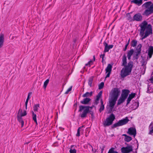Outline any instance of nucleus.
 Segmentation results:
<instances>
[{
	"instance_id": "obj_1",
	"label": "nucleus",
	"mask_w": 153,
	"mask_h": 153,
	"mask_svg": "<svg viewBox=\"0 0 153 153\" xmlns=\"http://www.w3.org/2000/svg\"><path fill=\"white\" fill-rule=\"evenodd\" d=\"M122 66H123L124 67L121 71L120 75L122 77L124 78L130 74L133 67V63L130 61L127 65V58L125 54H124L122 57Z\"/></svg>"
},
{
	"instance_id": "obj_2",
	"label": "nucleus",
	"mask_w": 153,
	"mask_h": 153,
	"mask_svg": "<svg viewBox=\"0 0 153 153\" xmlns=\"http://www.w3.org/2000/svg\"><path fill=\"white\" fill-rule=\"evenodd\" d=\"M140 35L143 36L142 38L143 39L150 34H152V25L150 24L148 25L147 22L143 21L140 25Z\"/></svg>"
},
{
	"instance_id": "obj_3",
	"label": "nucleus",
	"mask_w": 153,
	"mask_h": 153,
	"mask_svg": "<svg viewBox=\"0 0 153 153\" xmlns=\"http://www.w3.org/2000/svg\"><path fill=\"white\" fill-rule=\"evenodd\" d=\"M90 106H85L81 105L79 106V109L78 110L79 112H82L79 116L81 118H85L88 113H90L91 114L92 118H93L94 116V112L91 110L89 109Z\"/></svg>"
},
{
	"instance_id": "obj_4",
	"label": "nucleus",
	"mask_w": 153,
	"mask_h": 153,
	"mask_svg": "<svg viewBox=\"0 0 153 153\" xmlns=\"http://www.w3.org/2000/svg\"><path fill=\"white\" fill-rule=\"evenodd\" d=\"M152 4V2L151 1L145 2L144 4L143 5H144L146 8L147 9L143 13V14L146 16H148L149 15L153 13V4Z\"/></svg>"
},
{
	"instance_id": "obj_5",
	"label": "nucleus",
	"mask_w": 153,
	"mask_h": 153,
	"mask_svg": "<svg viewBox=\"0 0 153 153\" xmlns=\"http://www.w3.org/2000/svg\"><path fill=\"white\" fill-rule=\"evenodd\" d=\"M115 118L114 115L113 114H111L108 117L106 118L105 121L103 123L104 126L106 127L111 125Z\"/></svg>"
},
{
	"instance_id": "obj_6",
	"label": "nucleus",
	"mask_w": 153,
	"mask_h": 153,
	"mask_svg": "<svg viewBox=\"0 0 153 153\" xmlns=\"http://www.w3.org/2000/svg\"><path fill=\"white\" fill-rule=\"evenodd\" d=\"M129 121L127 117L125 118L119 120L118 122L114 123L112 126V128H114L118 126H121L126 124Z\"/></svg>"
},
{
	"instance_id": "obj_7",
	"label": "nucleus",
	"mask_w": 153,
	"mask_h": 153,
	"mask_svg": "<svg viewBox=\"0 0 153 153\" xmlns=\"http://www.w3.org/2000/svg\"><path fill=\"white\" fill-rule=\"evenodd\" d=\"M120 92L118 88H114L111 90V97L117 100Z\"/></svg>"
},
{
	"instance_id": "obj_8",
	"label": "nucleus",
	"mask_w": 153,
	"mask_h": 153,
	"mask_svg": "<svg viewBox=\"0 0 153 153\" xmlns=\"http://www.w3.org/2000/svg\"><path fill=\"white\" fill-rule=\"evenodd\" d=\"M121 150L122 153H128L132 152L133 149L131 146H128L122 147Z\"/></svg>"
},
{
	"instance_id": "obj_9",
	"label": "nucleus",
	"mask_w": 153,
	"mask_h": 153,
	"mask_svg": "<svg viewBox=\"0 0 153 153\" xmlns=\"http://www.w3.org/2000/svg\"><path fill=\"white\" fill-rule=\"evenodd\" d=\"M103 44L105 47L104 53L108 52L110 49L114 47L113 45H108L105 41L103 42Z\"/></svg>"
},
{
	"instance_id": "obj_10",
	"label": "nucleus",
	"mask_w": 153,
	"mask_h": 153,
	"mask_svg": "<svg viewBox=\"0 0 153 153\" xmlns=\"http://www.w3.org/2000/svg\"><path fill=\"white\" fill-rule=\"evenodd\" d=\"M127 133L130 135H133L135 137L136 134V130L135 128L130 127L128 129Z\"/></svg>"
},
{
	"instance_id": "obj_11",
	"label": "nucleus",
	"mask_w": 153,
	"mask_h": 153,
	"mask_svg": "<svg viewBox=\"0 0 153 153\" xmlns=\"http://www.w3.org/2000/svg\"><path fill=\"white\" fill-rule=\"evenodd\" d=\"M143 17L140 13H137L133 17V21H141Z\"/></svg>"
},
{
	"instance_id": "obj_12",
	"label": "nucleus",
	"mask_w": 153,
	"mask_h": 153,
	"mask_svg": "<svg viewBox=\"0 0 153 153\" xmlns=\"http://www.w3.org/2000/svg\"><path fill=\"white\" fill-rule=\"evenodd\" d=\"M117 100V99L111 97V99L109 100V106L111 109H112L114 107Z\"/></svg>"
},
{
	"instance_id": "obj_13",
	"label": "nucleus",
	"mask_w": 153,
	"mask_h": 153,
	"mask_svg": "<svg viewBox=\"0 0 153 153\" xmlns=\"http://www.w3.org/2000/svg\"><path fill=\"white\" fill-rule=\"evenodd\" d=\"M121 96L126 99L130 92V91L128 89H123L122 90Z\"/></svg>"
},
{
	"instance_id": "obj_14",
	"label": "nucleus",
	"mask_w": 153,
	"mask_h": 153,
	"mask_svg": "<svg viewBox=\"0 0 153 153\" xmlns=\"http://www.w3.org/2000/svg\"><path fill=\"white\" fill-rule=\"evenodd\" d=\"M153 54V47L150 46L149 47L148 49V56L147 58L150 59Z\"/></svg>"
},
{
	"instance_id": "obj_15",
	"label": "nucleus",
	"mask_w": 153,
	"mask_h": 153,
	"mask_svg": "<svg viewBox=\"0 0 153 153\" xmlns=\"http://www.w3.org/2000/svg\"><path fill=\"white\" fill-rule=\"evenodd\" d=\"M102 91H100L98 94L96 96V99L95 101V104L96 105H97L99 103V101L100 97L102 96Z\"/></svg>"
},
{
	"instance_id": "obj_16",
	"label": "nucleus",
	"mask_w": 153,
	"mask_h": 153,
	"mask_svg": "<svg viewBox=\"0 0 153 153\" xmlns=\"http://www.w3.org/2000/svg\"><path fill=\"white\" fill-rule=\"evenodd\" d=\"M131 2L139 6L143 3V1L142 0H132L131 1Z\"/></svg>"
},
{
	"instance_id": "obj_17",
	"label": "nucleus",
	"mask_w": 153,
	"mask_h": 153,
	"mask_svg": "<svg viewBox=\"0 0 153 153\" xmlns=\"http://www.w3.org/2000/svg\"><path fill=\"white\" fill-rule=\"evenodd\" d=\"M4 36L3 34L1 33L0 35V48L2 47L4 42Z\"/></svg>"
},
{
	"instance_id": "obj_18",
	"label": "nucleus",
	"mask_w": 153,
	"mask_h": 153,
	"mask_svg": "<svg viewBox=\"0 0 153 153\" xmlns=\"http://www.w3.org/2000/svg\"><path fill=\"white\" fill-rule=\"evenodd\" d=\"M134 52V51L133 49H130L127 53V57L128 59L129 60L131 59V57L133 55Z\"/></svg>"
},
{
	"instance_id": "obj_19",
	"label": "nucleus",
	"mask_w": 153,
	"mask_h": 153,
	"mask_svg": "<svg viewBox=\"0 0 153 153\" xmlns=\"http://www.w3.org/2000/svg\"><path fill=\"white\" fill-rule=\"evenodd\" d=\"M17 117L19 122L21 123V127H23L24 124V122L22 120V117L19 115H17Z\"/></svg>"
},
{
	"instance_id": "obj_20",
	"label": "nucleus",
	"mask_w": 153,
	"mask_h": 153,
	"mask_svg": "<svg viewBox=\"0 0 153 153\" xmlns=\"http://www.w3.org/2000/svg\"><path fill=\"white\" fill-rule=\"evenodd\" d=\"M32 113V117L33 120L36 123V125L37 126L38 123L36 119V114H35L33 111H31Z\"/></svg>"
},
{
	"instance_id": "obj_21",
	"label": "nucleus",
	"mask_w": 153,
	"mask_h": 153,
	"mask_svg": "<svg viewBox=\"0 0 153 153\" xmlns=\"http://www.w3.org/2000/svg\"><path fill=\"white\" fill-rule=\"evenodd\" d=\"M126 99L123 97L120 96L118 100L117 105H120L121 103L123 102Z\"/></svg>"
},
{
	"instance_id": "obj_22",
	"label": "nucleus",
	"mask_w": 153,
	"mask_h": 153,
	"mask_svg": "<svg viewBox=\"0 0 153 153\" xmlns=\"http://www.w3.org/2000/svg\"><path fill=\"white\" fill-rule=\"evenodd\" d=\"M91 100L89 98H86L84 99L82 101H81V103L83 104H87Z\"/></svg>"
},
{
	"instance_id": "obj_23",
	"label": "nucleus",
	"mask_w": 153,
	"mask_h": 153,
	"mask_svg": "<svg viewBox=\"0 0 153 153\" xmlns=\"http://www.w3.org/2000/svg\"><path fill=\"white\" fill-rule=\"evenodd\" d=\"M123 136L125 137L124 139L125 141L127 142H130L132 139V138L131 137L128 136L126 134H123Z\"/></svg>"
},
{
	"instance_id": "obj_24",
	"label": "nucleus",
	"mask_w": 153,
	"mask_h": 153,
	"mask_svg": "<svg viewBox=\"0 0 153 153\" xmlns=\"http://www.w3.org/2000/svg\"><path fill=\"white\" fill-rule=\"evenodd\" d=\"M112 68V65L110 64H108L105 69L106 73H107V72H111Z\"/></svg>"
},
{
	"instance_id": "obj_25",
	"label": "nucleus",
	"mask_w": 153,
	"mask_h": 153,
	"mask_svg": "<svg viewBox=\"0 0 153 153\" xmlns=\"http://www.w3.org/2000/svg\"><path fill=\"white\" fill-rule=\"evenodd\" d=\"M93 92L92 91H91L90 92H86L85 94H83L82 97H91L92 94Z\"/></svg>"
},
{
	"instance_id": "obj_26",
	"label": "nucleus",
	"mask_w": 153,
	"mask_h": 153,
	"mask_svg": "<svg viewBox=\"0 0 153 153\" xmlns=\"http://www.w3.org/2000/svg\"><path fill=\"white\" fill-rule=\"evenodd\" d=\"M132 12H131L129 13H128L126 15L127 19L130 22L133 21V18H132L130 15V14Z\"/></svg>"
},
{
	"instance_id": "obj_27",
	"label": "nucleus",
	"mask_w": 153,
	"mask_h": 153,
	"mask_svg": "<svg viewBox=\"0 0 153 153\" xmlns=\"http://www.w3.org/2000/svg\"><path fill=\"white\" fill-rule=\"evenodd\" d=\"M101 105L100 106L99 111L100 112L104 110V105L103 104V101L102 99L100 100Z\"/></svg>"
},
{
	"instance_id": "obj_28",
	"label": "nucleus",
	"mask_w": 153,
	"mask_h": 153,
	"mask_svg": "<svg viewBox=\"0 0 153 153\" xmlns=\"http://www.w3.org/2000/svg\"><path fill=\"white\" fill-rule=\"evenodd\" d=\"M137 43V41L135 40L134 39L132 40L131 43V45L132 47H135Z\"/></svg>"
},
{
	"instance_id": "obj_29",
	"label": "nucleus",
	"mask_w": 153,
	"mask_h": 153,
	"mask_svg": "<svg viewBox=\"0 0 153 153\" xmlns=\"http://www.w3.org/2000/svg\"><path fill=\"white\" fill-rule=\"evenodd\" d=\"M142 47V45L141 44H139L136 48L135 51L141 53Z\"/></svg>"
},
{
	"instance_id": "obj_30",
	"label": "nucleus",
	"mask_w": 153,
	"mask_h": 153,
	"mask_svg": "<svg viewBox=\"0 0 153 153\" xmlns=\"http://www.w3.org/2000/svg\"><path fill=\"white\" fill-rule=\"evenodd\" d=\"M93 60H90L89 61L88 63L85 64L86 66L89 65V66H90L91 65L93 64V62L95 61V56L94 55L93 56Z\"/></svg>"
},
{
	"instance_id": "obj_31",
	"label": "nucleus",
	"mask_w": 153,
	"mask_h": 153,
	"mask_svg": "<svg viewBox=\"0 0 153 153\" xmlns=\"http://www.w3.org/2000/svg\"><path fill=\"white\" fill-rule=\"evenodd\" d=\"M149 130L150 134H152L153 133V124L151 123L150 124L149 126Z\"/></svg>"
},
{
	"instance_id": "obj_32",
	"label": "nucleus",
	"mask_w": 153,
	"mask_h": 153,
	"mask_svg": "<svg viewBox=\"0 0 153 153\" xmlns=\"http://www.w3.org/2000/svg\"><path fill=\"white\" fill-rule=\"evenodd\" d=\"M93 81V78L92 77H90L88 79V85L91 87V85Z\"/></svg>"
},
{
	"instance_id": "obj_33",
	"label": "nucleus",
	"mask_w": 153,
	"mask_h": 153,
	"mask_svg": "<svg viewBox=\"0 0 153 153\" xmlns=\"http://www.w3.org/2000/svg\"><path fill=\"white\" fill-rule=\"evenodd\" d=\"M108 153H118V152L114 151V148H111L109 149Z\"/></svg>"
},
{
	"instance_id": "obj_34",
	"label": "nucleus",
	"mask_w": 153,
	"mask_h": 153,
	"mask_svg": "<svg viewBox=\"0 0 153 153\" xmlns=\"http://www.w3.org/2000/svg\"><path fill=\"white\" fill-rule=\"evenodd\" d=\"M49 79H48L47 80H46L44 82L43 85V87L44 88H46L47 85L49 83Z\"/></svg>"
},
{
	"instance_id": "obj_35",
	"label": "nucleus",
	"mask_w": 153,
	"mask_h": 153,
	"mask_svg": "<svg viewBox=\"0 0 153 153\" xmlns=\"http://www.w3.org/2000/svg\"><path fill=\"white\" fill-rule=\"evenodd\" d=\"M136 95V94L135 93H131V94H129L128 97L132 100L133 98L135 97Z\"/></svg>"
},
{
	"instance_id": "obj_36",
	"label": "nucleus",
	"mask_w": 153,
	"mask_h": 153,
	"mask_svg": "<svg viewBox=\"0 0 153 153\" xmlns=\"http://www.w3.org/2000/svg\"><path fill=\"white\" fill-rule=\"evenodd\" d=\"M38 104H35L34 105L33 107V110L34 111H37L38 110Z\"/></svg>"
},
{
	"instance_id": "obj_37",
	"label": "nucleus",
	"mask_w": 153,
	"mask_h": 153,
	"mask_svg": "<svg viewBox=\"0 0 153 153\" xmlns=\"http://www.w3.org/2000/svg\"><path fill=\"white\" fill-rule=\"evenodd\" d=\"M104 83L103 82H101L99 85V89L100 90L102 89L104 87Z\"/></svg>"
},
{
	"instance_id": "obj_38",
	"label": "nucleus",
	"mask_w": 153,
	"mask_h": 153,
	"mask_svg": "<svg viewBox=\"0 0 153 153\" xmlns=\"http://www.w3.org/2000/svg\"><path fill=\"white\" fill-rule=\"evenodd\" d=\"M32 94V93L31 92H29L27 98L26 99V101L25 102L28 103L29 100L30 98V96Z\"/></svg>"
},
{
	"instance_id": "obj_39",
	"label": "nucleus",
	"mask_w": 153,
	"mask_h": 153,
	"mask_svg": "<svg viewBox=\"0 0 153 153\" xmlns=\"http://www.w3.org/2000/svg\"><path fill=\"white\" fill-rule=\"evenodd\" d=\"M81 129V127H79L77 131V132L76 134V136L77 137H79L80 136V129Z\"/></svg>"
},
{
	"instance_id": "obj_40",
	"label": "nucleus",
	"mask_w": 153,
	"mask_h": 153,
	"mask_svg": "<svg viewBox=\"0 0 153 153\" xmlns=\"http://www.w3.org/2000/svg\"><path fill=\"white\" fill-rule=\"evenodd\" d=\"M72 88V86H71L67 90V91L65 92V94H68L69 92L71 91Z\"/></svg>"
},
{
	"instance_id": "obj_41",
	"label": "nucleus",
	"mask_w": 153,
	"mask_h": 153,
	"mask_svg": "<svg viewBox=\"0 0 153 153\" xmlns=\"http://www.w3.org/2000/svg\"><path fill=\"white\" fill-rule=\"evenodd\" d=\"M27 114L26 111L25 110H24V112L20 114L19 115L21 116L22 117L26 116Z\"/></svg>"
},
{
	"instance_id": "obj_42",
	"label": "nucleus",
	"mask_w": 153,
	"mask_h": 153,
	"mask_svg": "<svg viewBox=\"0 0 153 153\" xmlns=\"http://www.w3.org/2000/svg\"><path fill=\"white\" fill-rule=\"evenodd\" d=\"M69 152L70 153H76V150L75 149H70Z\"/></svg>"
},
{
	"instance_id": "obj_43",
	"label": "nucleus",
	"mask_w": 153,
	"mask_h": 153,
	"mask_svg": "<svg viewBox=\"0 0 153 153\" xmlns=\"http://www.w3.org/2000/svg\"><path fill=\"white\" fill-rule=\"evenodd\" d=\"M105 53H103L102 54H101L100 56V57L102 58V62H103L104 61V58L105 56Z\"/></svg>"
},
{
	"instance_id": "obj_44",
	"label": "nucleus",
	"mask_w": 153,
	"mask_h": 153,
	"mask_svg": "<svg viewBox=\"0 0 153 153\" xmlns=\"http://www.w3.org/2000/svg\"><path fill=\"white\" fill-rule=\"evenodd\" d=\"M131 99L129 97H128L127 100V104L126 105L130 103V102L131 100Z\"/></svg>"
},
{
	"instance_id": "obj_45",
	"label": "nucleus",
	"mask_w": 153,
	"mask_h": 153,
	"mask_svg": "<svg viewBox=\"0 0 153 153\" xmlns=\"http://www.w3.org/2000/svg\"><path fill=\"white\" fill-rule=\"evenodd\" d=\"M140 52H138L135 51V56H137V59L138 55L140 54Z\"/></svg>"
},
{
	"instance_id": "obj_46",
	"label": "nucleus",
	"mask_w": 153,
	"mask_h": 153,
	"mask_svg": "<svg viewBox=\"0 0 153 153\" xmlns=\"http://www.w3.org/2000/svg\"><path fill=\"white\" fill-rule=\"evenodd\" d=\"M22 110L20 108L18 111L17 115H20V114L22 113Z\"/></svg>"
},
{
	"instance_id": "obj_47",
	"label": "nucleus",
	"mask_w": 153,
	"mask_h": 153,
	"mask_svg": "<svg viewBox=\"0 0 153 153\" xmlns=\"http://www.w3.org/2000/svg\"><path fill=\"white\" fill-rule=\"evenodd\" d=\"M128 44H126L125 46V48L123 49V50L124 51H126V49H127V47H128Z\"/></svg>"
},
{
	"instance_id": "obj_48",
	"label": "nucleus",
	"mask_w": 153,
	"mask_h": 153,
	"mask_svg": "<svg viewBox=\"0 0 153 153\" xmlns=\"http://www.w3.org/2000/svg\"><path fill=\"white\" fill-rule=\"evenodd\" d=\"M53 145L54 146H58L59 144L57 142H55L53 144Z\"/></svg>"
},
{
	"instance_id": "obj_49",
	"label": "nucleus",
	"mask_w": 153,
	"mask_h": 153,
	"mask_svg": "<svg viewBox=\"0 0 153 153\" xmlns=\"http://www.w3.org/2000/svg\"><path fill=\"white\" fill-rule=\"evenodd\" d=\"M107 74L106 75V78H107V77H108L110 76V74L111 73V72H107Z\"/></svg>"
},
{
	"instance_id": "obj_50",
	"label": "nucleus",
	"mask_w": 153,
	"mask_h": 153,
	"mask_svg": "<svg viewBox=\"0 0 153 153\" xmlns=\"http://www.w3.org/2000/svg\"><path fill=\"white\" fill-rule=\"evenodd\" d=\"M88 145L90 147V148L92 149V151H93V148L92 145L89 143H88Z\"/></svg>"
},
{
	"instance_id": "obj_51",
	"label": "nucleus",
	"mask_w": 153,
	"mask_h": 153,
	"mask_svg": "<svg viewBox=\"0 0 153 153\" xmlns=\"http://www.w3.org/2000/svg\"><path fill=\"white\" fill-rule=\"evenodd\" d=\"M88 144L87 145H85L84 146V148H85V149H87L88 148Z\"/></svg>"
},
{
	"instance_id": "obj_52",
	"label": "nucleus",
	"mask_w": 153,
	"mask_h": 153,
	"mask_svg": "<svg viewBox=\"0 0 153 153\" xmlns=\"http://www.w3.org/2000/svg\"><path fill=\"white\" fill-rule=\"evenodd\" d=\"M150 80L151 83H153V76L150 78Z\"/></svg>"
},
{
	"instance_id": "obj_53",
	"label": "nucleus",
	"mask_w": 153,
	"mask_h": 153,
	"mask_svg": "<svg viewBox=\"0 0 153 153\" xmlns=\"http://www.w3.org/2000/svg\"><path fill=\"white\" fill-rule=\"evenodd\" d=\"M28 103L25 102V109H27V105Z\"/></svg>"
},
{
	"instance_id": "obj_54",
	"label": "nucleus",
	"mask_w": 153,
	"mask_h": 153,
	"mask_svg": "<svg viewBox=\"0 0 153 153\" xmlns=\"http://www.w3.org/2000/svg\"><path fill=\"white\" fill-rule=\"evenodd\" d=\"M136 103L137 104V107H136V108H137L138 107V106H139V103H138V102H136Z\"/></svg>"
},
{
	"instance_id": "obj_55",
	"label": "nucleus",
	"mask_w": 153,
	"mask_h": 153,
	"mask_svg": "<svg viewBox=\"0 0 153 153\" xmlns=\"http://www.w3.org/2000/svg\"><path fill=\"white\" fill-rule=\"evenodd\" d=\"M94 153H95L96 152V150L95 149H93V151H92Z\"/></svg>"
},
{
	"instance_id": "obj_56",
	"label": "nucleus",
	"mask_w": 153,
	"mask_h": 153,
	"mask_svg": "<svg viewBox=\"0 0 153 153\" xmlns=\"http://www.w3.org/2000/svg\"><path fill=\"white\" fill-rule=\"evenodd\" d=\"M130 40V39H129L128 40V43L126 44H128V45H129V43Z\"/></svg>"
},
{
	"instance_id": "obj_57",
	"label": "nucleus",
	"mask_w": 153,
	"mask_h": 153,
	"mask_svg": "<svg viewBox=\"0 0 153 153\" xmlns=\"http://www.w3.org/2000/svg\"><path fill=\"white\" fill-rule=\"evenodd\" d=\"M93 107H94V106H92L91 107H90V106L89 109H90V110H91L92 108H93Z\"/></svg>"
},
{
	"instance_id": "obj_58",
	"label": "nucleus",
	"mask_w": 153,
	"mask_h": 153,
	"mask_svg": "<svg viewBox=\"0 0 153 153\" xmlns=\"http://www.w3.org/2000/svg\"><path fill=\"white\" fill-rule=\"evenodd\" d=\"M74 146V145H71V148H72Z\"/></svg>"
},
{
	"instance_id": "obj_59",
	"label": "nucleus",
	"mask_w": 153,
	"mask_h": 153,
	"mask_svg": "<svg viewBox=\"0 0 153 153\" xmlns=\"http://www.w3.org/2000/svg\"><path fill=\"white\" fill-rule=\"evenodd\" d=\"M77 103H76V104H74V105H76V106H77Z\"/></svg>"
},
{
	"instance_id": "obj_60",
	"label": "nucleus",
	"mask_w": 153,
	"mask_h": 153,
	"mask_svg": "<svg viewBox=\"0 0 153 153\" xmlns=\"http://www.w3.org/2000/svg\"><path fill=\"white\" fill-rule=\"evenodd\" d=\"M85 136L86 137H87L88 136V135H87V134H85Z\"/></svg>"
},
{
	"instance_id": "obj_61",
	"label": "nucleus",
	"mask_w": 153,
	"mask_h": 153,
	"mask_svg": "<svg viewBox=\"0 0 153 153\" xmlns=\"http://www.w3.org/2000/svg\"><path fill=\"white\" fill-rule=\"evenodd\" d=\"M83 127H84V126H82L80 127H81V128H82Z\"/></svg>"
},
{
	"instance_id": "obj_62",
	"label": "nucleus",
	"mask_w": 153,
	"mask_h": 153,
	"mask_svg": "<svg viewBox=\"0 0 153 153\" xmlns=\"http://www.w3.org/2000/svg\"><path fill=\"white\" fill-rule=\"evenodd\" d=\"M143 0L145 1H148V0Z\"/></svg>"
},
{
	"instance_id": "obj_63",
	"label": "nucleus",
	"mask_w": 153,
	"mask_h": 153,
	"mask_svg": "<svg viewBox=\"0 0 153 153\" xmlns=\"http://www.w3.org/2000/svg\"><path fill=\"white\" fill-rule=\"evenodd\" d=\"M103 149H102V152H103Z\"/></svg>"
},
{
	"instance_id": "obj_64",
	"label": "nucleus",
	"mask_w": 153,
	"mask_h": 153,
	"mask_svg": "<svg viewBox=\"0 0 153 153\" xmlns=\"http://www.w3.org/2000/svg\"><path fill=\"white\" fill-rule=\"evenodd\" d=\"M35 153H36V152H35Z\"/></svg>"
}]
</instances>
